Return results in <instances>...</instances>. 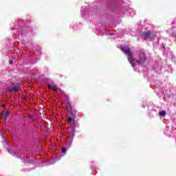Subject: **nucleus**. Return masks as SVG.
Listing matches in <instances>:
<instances>
[{
    "mask_svg": "<svg viewBox=\"0 0 176 176\" xmlns=\"http://www.w3.org/2000/svg\"><path fill=\"white\" fill-rule=\"evenodd\" d=\"M121 50L125 54H127V60L129 63L131 64V67L134 68L135 67V59L134 58V56H133V52H131V50L130 48L127 47H121Z\"/></svg>",
    "mask_w": 176,
    "mask_h": 176,
    "instance_id": "obj_1",
    "label": "nucleus"
},
{
    "mask_svg": "<svg viewBox=\"0 0 176 176\" xmlns=\"http://www.w3.org/2000/svg\"><path fill=\"white\" fill-rule=\"evenodd\" d=\"M66 109L67 111L68 112L69 115L70 116L69 118H76L78 116V113L75 111V109H73L72 106L71 105V103L69 102H67V104L66 105Z\"/></svg>",
    "mask_w": 176,
    "mask_h": 176,
    "instance_id": "obj_2",
    "label": "nucleus"
},
{
    "mask_svg": "<svg viewBox=\"0 0 176 176\" xmlns=\"http://www.w3.org/2000/svg\"><path fill=\"white\" fill-rule=\"evenodd\" d=\"M145 61H146V55L144 52H140L139 54V58L136 60L137 64L138 65H141L142 64H145Z\"/></svg>",
    "mask_w": 176,
    "mask_h": 176,
    "instance_id": "obj_3",
    "label": "nucleus"
},
{
    "mask_svg": "<svg viewBox=\"0 0 176 176\" xmlns=\"http://www.w3.org/2000/svg\"><path fill=\"white\" fill-rule=\"evenodd\" d=\"M142 37L146 41H153L155 39V35H152V32L151 30L143 32Z\"/></svg>",
    "mask_w": 176,
    "mask_h": 176,
    "instance_id": "obj_4",
    "label": "nucleus"
},
{
    "mask_svg": "<svg viewBox=\"0 0 176 176\" xmlns=\"http://www.w3.org/2000/svg\"><path fill=\"white\" fill-rule=\"evenodd\" d=\"M76 118H68L67 122L71 124L73 131H75V129H76V124H78V120H75Z\"/></svg>",
    "mask_w": 176,
    "mask_h": 176,
    "instance_id": "obj_5",
    "label": "nucleus"
},
{
    "mask_svg": "<svg viewBox=\"0 0 176 176\" xmlns=\"http://www.w3.org/2000/svg\"><path fill=\"white\" fill-rule=\"evenodd\" d=\"M8 91L10 93H12V91L17 93V91H20V88L19 87H13L12 89H8Z\"/></svg>",
    "mask_w": 176,
    "mask_h": 176,
    "instance_id": "obj_6",
    "label": "nucleus"
},
{
    "mask_svg": "<svg viewBox=\"0 0 176 176\" xmlns=\"http://www.w3.org/2000/svg\"><path fill=\"white\" fill-rule=\"evenodd\" d=\"M10 116V112L7 111L4 115V126H6V122L8 120V118Z\"/></svg>",
    "mask_w": 176,
    "mask_h": 176,
    "instance_id": "obj_7",
    "label": "nucleus"
},
{
    "mask_svg": "<svg viewBox=\"0 0 176 176\" xmlns=\"http://www.w3.org/2000/svg\"><path fill=\"white\" fill-rule=\"evenodd\" d=\"M159 115H160V116H163V117H164V116H166V111H161L159 112Z\"/></svg>",
    "mask_w": 176,
    "mask_h": 176,
    "instance_id": "obj_8",
    "label": "nucleus"
},
{
    "mask_svg": "<svg viewBox=\"0 0 176 176\" xmlns=\"http://www.w3.org/2000/svg\"><path fill=\"white\" fill-rule=\"evenodd\" d=\"M52 90H54V91H57L58 89L57 88V86L56 85H52V87L51 88Z\"/></svg>",
    "mask_w": 176,
    "mask_h": 176,
    "instance_id": "obj_9",
    "label": "nucleus"
},
{
    "mask_svg": "<svg viewBox=\"0 0 176 176\" xmlns=\"http://www.w3.org/2000/svg\"><path fill=\"white\" fill-rule=\"evenodd\" d=\"M65 152H67V148L65 147L62 148V153H65Z\"/></svg>",
    "mask_w": 176,
    "mask_h": 176,
    "instance_id": "obj_10",
    "label": "nucleus"
},
{
    "mask_svg": "<svg viewBox=\"0 0 176 176\" xmlns=\"http://www.w3.org/2000/svg\"><path fill=\"white\" fill-rule=\"evenodd\" d=\"M2 116H3V112L0 110V119H2Z\"/></svg>",
    "mask_w": 176,
    "mask_h": 176,
    "instance_id": "obj_11",
    "label": "nucleus"
},
{
    "mask_svg": "<svg viewBox=\"0 0 176 176\" xmlns=\"http://www.w3.org/2000/svg\"><path fill=\"white\" fill-rule=\"evenodd\" d=\"M52 87H53V86H52V85L47 84V87H48V89H52Z\"/></svg>",
    "mask_w": 176,
    "mask_h": 176,
    "instance_id": "obj_12",
    "label": "nucleus"
},
{
    "mask_svg": "<svg viewBox=\"0 0 176 176\" xmlns=\"http://www.w3.org/2000/svg\"><path fill=\"white\" fill-rule=\"evenodd\" d=\"M29 119H31V120H34V117L32 116H29Z\"/></svg>",
    "mask_w": 176,
    "mask_h": 176,
    "instance_id": "obj_13",
    "label": "nucleus"
},
{
    "mask_svg": "<svg viewBox=\"0 0 176 176\" xmlns=\"http://www.w3.org/2000/svg\"><path fill=\"white\" fill-rule=\"evenodd\" d=\"M9 63L10 64H13V60H10Z\"/></svg>",
    "mask_w": 176,
    "mask_h": 176,
    "instance_id": "obj_14",
    "label": "nucleus"
},
{
    "mask_svg": "<svg viewBox=\"0 0 176 176\" xmlns=\"http://www.w3.org/2000/svg\"><path fill=\"white\" fill-rule=\"evenodd\" d=\"M2 107H5V104H3Z\"/></svg>",
    "mask_w": 176,
    "mask_h": 176,
    "instance_id": "obj_15",
    "label": "nucleus"
}]
</instances>
